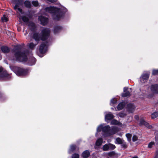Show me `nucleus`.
Listing matches in <instances>:
<instances>
[{
  "label": "nucleus",
  "mask_w": 158,
  "mask_h": 158,
  "mask_svg": "<svg viewBox=\"0 0 158 158\" xmlns=\"http://www.w3.org/2000/svg\"><path fill=\"white\" fill-rule=\"evenodd\" d=\"M50 30L48 28H44L41 31L40 34L37 32L34 33L32 35L33 38L35 41L36 44L31 42L27 45L29 48L33 50L38 44L40 40L43 41L47 40L49 37L50 34Z\"/></svg>",
  "instance_id": "obj_1"
},
{
  "label": "nucleus",
  "mask_w": 158,
  "mask_h": 158,
  "mask_svg": "<svg viewBox=\"0 0 158 158\" xmlns=\"http://www.w3.org/2000/svg\"><path fill=\"white\" fill-rule=\"evenodd\" d=\"M45 10L46 12L52 14L53 19L56 21L59 20L64 14L62 10L54 7H47Z\"/></svg>",
  "instance_id": "obj_2"
},
{
  "label": "nucleus",
  "mask_w": 158,
  "mask_h": 158,
  "mask_svg": "<svg viewBox=\"0 0 158 158\" xmlns=\"http://www.w3.org/2000/svg\"><path fill=\"white\" fill-rule=\"evenodd\" d=\"M22 47L18 45L15 47L14 52L17 60L20 61H26L27 60V56L25 52H21Z\"/></svg>",
  "instance_id": "obj_3"
},
{
  "label": "nucleus",
  "mask_w": 158,
  "mask_h": 158,
  "mask_svg": "<svg viewBox=\"0 0 158 158\" xmlns=\"http://www.w3.org/2000/svg\"><path fill=\"white\" fill-rule=\"evenodd\" d=\"M13 2L14 4V9L16 11L19 12L20 14H23V10L22 9L19 8L22 6L23 3V0H13Z\"/></svg>",
  "instance_id": "obj_4"
},
{
  "label": "nucleus",
  "mask_w": 158,
  "mask_h": 158,
  "mask_svg": "<svg viewBox=\"0 0 158 158\" xmlns=\"http://www.w3.org/2000/svg\"><path fill=\"white\" fill-rule=\"evenodd\" d=\"M13 71L18 76H24L27 73V69H23L18 67L15 66L13 68Z\"/></svg>",
  "instance_id": "obj_5"
},
{
  "label": "nucleus",
  "mask_w": 158,
  "mask_h": 158,
  "mask_svg": "<svg viewBox=\"0 0 158 158\" xmlns=\"http://www.w3.org/2000/svg\"><path fill=\"white\" fill-rule=\"evenodd\" d=\"M110 127L109 125L103 127L102 125H101L97 128V131L98 132H100L102 130L104 133H106L107 135H110Z\"/></svg>",
  "instance_id": "obj_6"
},
{
  "label": "nucleus",
  "mask_w": 158,
  "mask_h": 158,
  "mask_svg": "<svg viewBox=\"0 0 158 158\" xmlns=\"http://www.w3.org/2000/svg\"><path fill=\"white\" fill-rule=\"evenodd\" d=\"M116 146L114 144L109 143H106L103 145L102 149L104 151H108L109 150H112L114 149Z\"/></svg>",
  "instance_id": "obj_7"
},
{
  "label": "nucleus",
  "mask_w": 158,
  "mask_h": 158,
  "mask_svg": "<svg viewBox=\"0 0 158 158\" xmlns=\"http://www.w3.org/2000/svg\"><path fill=\"white\" fill-rule=\"evenodd\" d=\"M48 45L46 42H43L40 46L39 51L41 54H43L47 50Z\"/></svg>",
  "instance_id": "obj_8"
},
{
  "label": "nucleus",
  "mask_w": 158,
  "mask_h": 158,
  "mask_svg": "<svg viewBox=\"0 0 158 158\" xmlns=\"http://www.w3.org/2000/svg\"><path fill=\"white\" fill-rule=\"evenodd\" d=\"M149 74L148 73L143 74L140 77V81L142 83L147 82L148 79Z\"/></svg>",
  "instance_id": "obj_9"
},
{
  "label": "nucleus",
  "mask_w": 158,
  "mask_h": 158,
  "mask_svg": "<svg viewBox=\"0 0 158 158\" xmlns=\"http://www.w3.org/2000/svg\"><path fill=\"white\" fill-rule=\"evenodd\" d=\"M38 19L40 21L41 23L43 25L47 24L48 22V18L43 16L39 17Z\"/></svg>",
  "instance_id": "obj_10"
},
{
  "label": "nucleus",
  "mask_w": 158,
  "mask_h": 158,
  "mask_svg": "<svg viewBox=\"0 0 158 158\" xmlns=\"http://www.w3.org/2000/svg\"><path fill=\"white\" fill-rule=\"evenodd\" d=\"M129 89L131 90V88L128 89L127 87H125L124 88V92L122 94V96L123 97H126L130 96V92Z\"/></svg>",
  "instance_id": "obj_11"
},
{
  "label": "nucleus",
  "mask_w": 158,
  "mask_h": 158,
  "mask_svg": "<svg viewBox=\"0 0 158 158\" xmlns=\"http://www.w3.org/2000/svg\"><path fill=\"white\" fill-rule=\"evenodd\" d=\"M151 90L154 94H158V85H152L151 87Z\"/></svg>",
  "instance_id": "obj_12"
},
{
  "label": "nucleus",
  "mask_w": 158,
  "mask_h": 158,
  "mask_svg": "<svg viewBox=\"0 0 158 158\" xmlns=\"http://www.w3.org/2000/svg\"><path fill=\"white\" fill-rule=\"evenodd\" d=\"M10 77V75L6 71H4L0 73V78L6 79H8Z\"/></svg>",
  "instance_id": "obj_13"
},
{
  "label": "nucleus",
  "mask_w": 158,
  "mask_h": 158,
  "mask_svg": "<svg viewBox=\"0 0 158 158\" xmlns=\"http://www.w3.org/2000/svg\"><path fill=\"white\" fill-rule=\"evenodd\" d=\"M135 109L134 105L132 104H129L127 106V110L130 113H132Z\"/></svg>",
  "instance_id": "obj_14"
},
{
  "label": "nucleus",
  "mask_w": 158,
  "mask_h": 158,
  "mask_svg": "<svg viewBox=\"0 0 158 158\" xmlns=\"http://www.w3.org/2000/svg\"><path fill=\"white\" fill-rule=\"evenodd\" d=\"M114 116L111 113L109 112L108 114H106L105 116V120L106 121L107 120H110L114 118Z\"/></svg>",
  "instance_id": "obj_15"
},
{
  "label": "nucleus",
  "mask_w": 158,
  "mask_h": 158,
  "mask_svg": "<svg viewBox=\"0 0 158 158\" xmlns=\"http://www.w3.org/2000/svg\"><path fill=\"white\" fill-rule=\"evenodd\" d=\"M28 26L31 31H34L36 28L35 25L34 23L31 22H29Z\"/></svg>",
  "instance_id": "obj_16"
},
{
  "label": "nucleus",
  "mask_w": 158,
  "mask_h": 158,
  "mask_svg": "<svg viewBox=\"0 0 158 158\" xmlns=\"http://www.w3.org/2000/svg\"><path fill=\"white\" fill-rule=\"evenodd\" d=\"M35 59L34 57H32L28 61V64L30 65H34L35 64Z\"/></svg>",
  "instance_id": "obj_17"
},
{
  "label": "nucleus",
  "mask_w": 158,
  "mask_h": 158,
  "mask_svg": "<svg viewBox=\"0 0 158 158\" xmlns=\"http://www.w3.org/2000/svg\"><path fill=\"white\" fill-rule=\"evenodd\" d=\"M1 49L2 51L4 53H8L10 51L9 48L6 46H2L1 48Z\"/></svg>",
  "instance_id": "obj_18"
},
{
  "label": "nucleus",
  "mask_w": 158,
  "mask_h": 158,
  "mask_svg": "<svg viewBox=\"0 0 158 158\" xmlns=\"http://www.w3.org/2000/svg\"><path fill=\"white\" fill-rule=\"evenodd\" d=\"M118 128L115 126L112 127V128L110 130V135L115 134L118 131Z\"/></svg>",
  "instance_id": "obj_19"
},
{
  "label": "nucleus",
  "mask_w": 158,
  "mask_h": 158,
  "mask_svg": "<svg viewBox=\"0 0 158 158\" xmlns=\"http://www.w3.org/2000/svg\"><path fill=\"white\" fill-rule=\"evenodd\" d=\"M125 103L124 102H122L119 103L117 106V109L118 110H119L122 109L125 106Z\"/></svg>",
  "instance_id": "obj_20"
},
{
  "label": "nucleus",
  "mask_w": 158,
  "mask_h": 158,
  "mask_svg": "<svg viewBox=\"0 0 158 158\" xmlns=\"http://www.w3.org/2000/svg\"><path fill=\"white\" fill-rule=\"evenodd\" d=\"M90 155V153L89 151L86 150L84 151L82 154V156L84 158L88 157Z\"/></svg>",
  "instance_id": "obj_21"
},
{
  "label": "nucleus",
  "mask_w": 158,
  "mask_h": 158,
  "mask_svg": "<svg viewBox=\"0 0 158 158\" xmlns=\"http://www.w3.org/2000/svg\"><path fill=\"white\" fill-rule=\"evenodd\" d=\"M61 29V27L59 26H57L54 27V32L55 34H57L59 32Z\"/></svg>",
  "instance_id": "obj_22"
},
{
  "label": "nucleus",
  "mask_w": 158,
  "mask_h": 158,
  "mask_svg": "<svg viewBox=\"0 0 158 158\" xmlns=\"http://www.w3.org/2000/svg\"><path fill=\"white\" fill-rule=\"evenodd\" d=\"M20 19H22V20L26 23H28L29 22V19L28 18L25 16H22L20 17Z\"/></svg>",
  "instance_id": "obj_23"
},
{
  "label": "nucleus",
  "mask_w": 158,
  "mask_h": 158,
  "mask_svg": "<svg viewBox=\"0 0 158 158\" xmlns=\"http://www.w3.org/2000/svg\"><path fill=\"white\" fill-rule=\"evenodd\" d=\"M102 139L101 138H99L96 141V145L97 146H99L102 144Z\"/></svg>",
  "instance_id": "obj_24"
},
{
  "label": "nucleus",
  "mask_w": 158,
  "mask_h": 158,
  "mask_svg": "<svg viewBox=\"0 0 158 158\" xmlns=\"http://www.w3.org/2000/svg\"><path fill=\"white\" fill-rule=\"evenodd\" d=\"M24 4L25 6L27 8H30L31 4L30 2L28 1H26L24 2Z\"/></svg>",
  "instance_id": "obj_25"
},
{
  "label": "nucleus",
  "mask_w": 158,
  "mask_h": 158,
  "mask_svg": "<svg viewBox=\"0 0 158 158\" xmlns=\"http://www.w3.org/2000/svg\"><path fill=\"white\" fill-rule=\"evenodd\" d=\"M158 116V112H155L151 114V118L154 119Z\"/></svg>",
  "instance_id": "obj_26"
},
{
  "label": "nucleus",
  "mask_w": 158,
  "mask_h": 158,
  "mask_svg": "<svg viewBox=\"0 0 158 158\" xmlns=\"http://www.w3.org/2000/svg\"><path fill=\"white\" fill-rule=\"evenodd\" d=\"M126 136L127 138L128 141L130 142L131 140L132 135L131 134L127 133L126 134Z\"/></svg>",
  "instance_id": "obj_27"
},
{
  "label": "nucleus",
  "mask_w": 158,
  "mask_h": 158,
  "mask_svg": "<svg viewBox=\"0 0 158 158\" xmlns=\"http://www.w3.org/2000/svg\"><path fill=\"white\" fill-rule=\"evenodd\" d=\"M122 148H126L127 147V145L124 141L121 144Z\"/></svg>",
  "instance_id": "obj_28"
},
{
  "label": "nucleus",
  "mask_w": 158,
  "mask_h": 158,
  "mask_svg": "<svg viewBox=\"0 0 158 158\" xmlns=\"http://www.w3.org/2000/svg\"><path fill=\"white\" fill-rule=\"evenodd\" d=\"M119 122L115 119H113L110 122L111 124H119Z\"/></svg>",
  "instance_id": "obj_29"
},
{
  "label": "nucleus",
  "mask_w": 158,
  "mask_h": 158,
  "mask_svg": "<svg viewBox=\"0 0 158 158\" xmlns=\"http://www.w3.org/2000/svg\"><path fill=\"white\" fill-rule=\"evenodd\" d=\"M1 20L2 22H6L8 21V19L6 16L4 15L1 18Z\"/></svg>",
  "instance_id": "obj_30"
},
{
  "label": "nucleus",
  "mask_w": 158,
  "mask_h": 158,
  "mask_svg": "<svg viewBox=\"0 0 158 158\" xmlns=\"http://www.w3.org/2000/svg\"><path fill=\"white\" fill-rule=\"evenodd\" d=\"M116 140L117 143L118 144H121L124 141V140H122L121 138L119 137L117 138Z\"/></svg>",
  "instance_id": "obj_31"
},
{
  "label": "nucleus",
  "mask_w": 158,
  "mask_h": 158,
  "mask_svg": "<svg viewBox=\"0 0 158 158\" xmlns=\"http://www.w3.org/2000/svg\"><path fill=\"white\" fill-rule=\"evenodd\" d=\"M76 148V146L75 145H72L70 146V151L73 152Z\"/></svg>",
  "instance_id": "obj_32"
},
{
  "label": "nucleus",
  "mask_w": 158,
  "mask_h": 158,
  "mask_svg": "<svg viewBox=\"0 0 158 158\" xmlns=\"http://www.w3.org/2000/svg\"><path fill=\"white\" fill-rule=\"evenodd\" d=\"M32 4L35 7L39 5L38 2L37 1H32Z\"/></svg>",
  "instance_id": "obj_33"
},
{
  "label": "nucleus",
  "mask_w": 158,
  "mask_h": 158,
  "mask_svg": "<svg viewBox=\"0 0 158 158\" xmlns=\"http://www.w3.org/2000/svg\"><path fill=\"white\" fill-rule=\"evenodd\" d=\"M144 125L149 129H151L152 127V126L151 125H150L148 123L146 122H145Z\"/></svg>",
  "instance_id": "obj_34"
},
{
  "label": "nucleus",
  "mask_w": 158,
  "mask_h": 158,
  "mask_svg": "<svg viewBox=\"0 0 158 158\" xmlns=\"http://www.w3.org/2000/svg\"><path fill=\"white\" fill-rule=\"evenodd\" d=\"M152 74L153 75H157L158 74V69H153L152 70Z\"/></svg>",
  "instance_id": "obj_35"
},
{
  "label": "nucleus",
  "mask_w": 158,
  "mask_h": 158,
  "mask_svg": "<svg viewBox=\"0 0 158 158\" xmlns=\"http://www.w3.org/2000/svg\"><path fill=\"white\" fill-rule=\"evenodd\" d=\"M79 156L78 154L74 153L72 156V158H79Z\"/></svg>",
  "instance_id": "obj_36"
},
{
  "label": "nucleus",
  "mask_w": 158,
  "mask_h": 158,
  "mask_svg": "<svg viewBox=\"0 0 158 158\" xmlns=\"http://www.w3.org/2000/svg\"><path fill=\"white\" fill-rule=\"evenodd\" d=\"M138 137L137 136L134 135L132 137V141L133 142H135L138 140Z\"/></svg>",
  "instance_id": "obj_37"
},
{
  "label": "nucleus",
  "mask_w": 158,
  "mask_h": 158,
  "mask_svg": "<svg viewBox=\"0 0 158 158\" xmlns=\"http://www.w3.org/2000/svg\"><path fill=\"white\" fill-rule=\"evenodd\" d=\"M154 142H152L150 143L148 145V148H152L153 145L154 144Z\"/></svg>",
  "instance_id": "obj_38"
},
{
  "label": "nucleus",
  "mask_w": 158,
  "mask_h": 158,
  "mask_svg": "<svg viewBox=\"0 0 158 158\" xmlns=\"http://www.w3.org/2000/svg\"><path fill=\"white\" fill-rule=\"evenodd\" d=\"M145 121L143 119H141L140 120L139 124L140 125H144Z\"/></svg>",
  "instance_id": "obj_39"
},
{
  "label": "nucleus",
  "mask_w": 158,
  "mask_h": 158,
  "mask_svg": "<svg viewBox=\"0 0 158 158\" xmlns=\"http://www.w3.org/2000/svg\"><path fill=\"white\" fill-rule=\"evenodd\" d=\"M111 102L112 104H115L116 103L117 100L115 98L112 99L111 100Z\"/></svg>",
  "instance_id": "obj_40"
},
{
  "label": "nucleus",
  "mask_w": 158,
  "mask_h": 158,
  "mask_svg": "<svg viewBox=\"0 0 158 158\" xmlns=\"http://www.w3.org/2000/svg\"><path fill=\"white\" fill-rule=\"evenodd\" d=\"M126 115V114L123 113H120L118 114V116L121 117H123Z\"/></svg>",
  "instance_id": "obj_41"
},
{
  "label": "nucleus",
  "mask_w": 158,
  "mask_h": 158,
  "mask_svg": "<svg viewBox=\"0 0 158 158\" xmlns=\"http://www.w3.org/2000/svg\"><path fill=\"white\" fill-rule=\"evenodd\" d=\"M115 154V152H110L108 153V155L109 156H112L114 155Z\"/></svg>",
  "instance_id": "obj_42"
},
{
  "label": "nucleus",
  "mask_w": 158,
  "mask_h": 158,
  "mask_svg": "<svg viewBox=\"0 0 158 158\" xmlns=\"http://www.w3.org/2000/svg\"><path fill=\"white\" fill-rule=\"evenodd\" d=\"M48 1L50 2L53 3L56 2L57 0H47Z\"/></svg>",
  "instance_id": "obj_43"
},
{
  "label": "nucleus",
  "mask_w": 158,
  "mask_h": 158,
  "mask_svg": "<svg viewBox=\"0 0 158 158\" xmlns=\"http://www.w3.org/2000/svg\"><path fill=\"white\" fill-rule=\"evenodd\" d=\"M135 119L138 120L139 119V116L137 115H135Z\"/></svg>",
  "instance_id": "obj_44"
},
{
  "label": "nucleus",
  "mask_w": 158,
  "mask_h": 158,
  "mask_svg": "<svg viewBox=\"0 0 158 158\" xmlns=\"http://www.w3.org/2000/svg\"><path fill=\"white\" fill-rule=\"evenodd\" d=\"M156 143L158 144V138H156Z\"/></svg>",
  "instance_id": "obj_45"
},
{
  "label": "nucleus",
  "mask_w": 158,
  "mask_h": 158,
  "mask_svg": "<svg viewBox=\"0 0 158 158\" xmlns=\"http://www.w3.org/2000/svg\"><path fill=\"white\" fill-rule=\"evenodd\" d=\"M132 158H138V157L136 156H134Z\"/></svg>",
  "instance_id": "obj_46"
},
{
  "label": "nucleus",
  "mask_w": 158,
  "mask_h": 158,
  "mask_svg": "<svg viewBox=\"0 0 158 158\" xmlns=\"http://www.w3.org/2000/svg\"><path fill=\"white\" fill-rule=\"evenodd\" d=\"M2 58V57L1 55L0 54V60H1Z\"/></svg>",
  "instance_id": "obj_47"
},
{
  "label": "nucleus",
  "mask_w": 158,
  "mask_h": 158,
  "mask_svg": "<svg viewBox=\"0 0 158 158\" xmlns=\"http://www.w3.org/2000/svg\"><path fill=\"white\" fill-rule=\"evenodd\" d=\"M2 71V68H0V72H1Z\"/></svg>",
  "instance_id": "obj_48"
},
{
  "label": "nucleus",
  "mask_w": 158,
  "mask_h": 158,
  "mask_svg": "<svg viewBox=\"0 0 158 158\" xmlns=\"http://www.w3.org/2000/svg\"><path fill=\"white\" fill-rule=\"evenodd\" d=\"M152 97H153V96H150V95H149V96H148V97H149V98H152Z\"/></svg>",
  "instance_id": "obj_49"
},
{
  "label": "nucleus",
  "mask_w": 158,
  "mask_h": 158,
  "mask_svg": "<svg viewBox=\"0 0 158 158\" xmlns=\"http://www.w3.org/2000/svg\"><path fill=\"white\" fill-rule=\"evenodd\" d=\"M1 96H2V94L0 93V97H1Z\"/></svg>",
  "instance_id": "obj_50"
}]
</instances>
